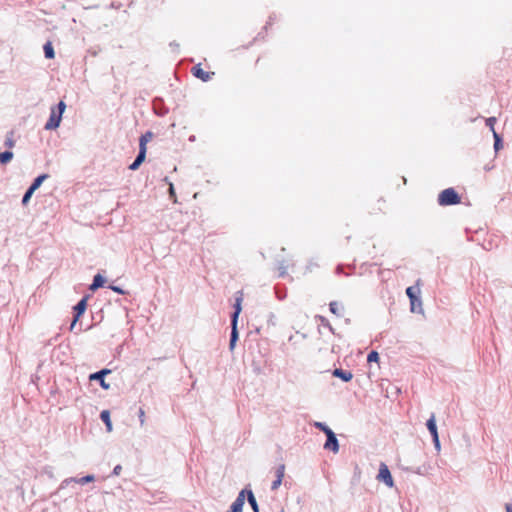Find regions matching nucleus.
Here are the masks:
<instances>
[{
  "instance_id": "obj_1",
  "label": "nucleus",
  "mask_w": 512,
  "mask_h": 512,
  "mask_svg": "<svg viewBox=\"0 0 512 512\" xmlns=\"http://www.w3.org/2000/svg\"><path fill=\"white\" fill-rule=\"evenodd\" d=\"M421 280L418 279L414 286H410L406 289V295L410 300V309L411 312H419L423 311L422 301L420 299L421 295Z\"/></svg>"
},
{
  "instance_id": "obj_2",
  "label": "nucleus",
  "mask_w": 512,
  "mask_h": 512,
  "mask_svg": "<svg viewBox=\"0 0 512 512\" xmlns=\"http://www.w3.org/2000/svg\"><path fill=\"white\" fill-rule=\"evenodd\" d=\"M153 138V133L147 131L139 139V153L134 162L129 166L130 170H137L146 159L147 143Z\"/></svg>"
},
{
  "instance_id": "obj_3",
  "label": "nucleus",
  "mask_w": 512,
  "mask_h": 512,
  "mask_svg": "<svg viewBox=\"0 0 512 512\" xmlns=\"http://www.w3.org/2000/svg\"><path fill=\"white\" fill-rule=\"evenodd\" d=\"M65 109H66V104L64 101H60L57 108L51 109L50 117L45 124L46 130H55L56 128L59 127L61 118H62V114L65 111Z\"/></svg>"
},
{
  "instance_id": "obj_4",
  "label": "nucleus",
  "mask_w": 512,
  "mask_h": 512,
  "mask_svg": "<svg viewBox=\"0 0 512 512\" xmlns=\"http://www.w3.org/2000/svg\"><path fill=\"white\" fill-rule=\"evenodd\" d=\"M461 202V198L453 188L443 190L438 196V203L441 206L456 205Z\"/></svg>"
},
{
  "instance_id": "obj_5",
  "label": "nucleus",
  "mask_w": 512,
  "mask_h": 512,
  "mask_svg": "<svg viewBox=\"0 0 512 512\" xmlns=\"http://www.w3.org/2000/svg\"><path fill=\"white\" fill-rule=\"evenodd\" d=\"M191 73L194 77L202 80L203 82H207V81L211 80L215 74L214 72L205 71L202 68L201 64H197V65L193 66L191 69Z\"/></svg>"
},
{
  "instance_id": "obj_6",
  "label": "nucleus",
  "mask_w": 512,
  "mask_h": 512,
  "mask_svg": "<svg viewBox=\"0 0 512 512\" xmlns=\"http://www.w3.org/2000/svg\"><path fill=\"white\" fill-rule=\"evenodd\" d=\"M378 479L383 481L388 487H393L394 481L386 464L382 463L379 468Z\"/></svg>"
},
{
  "instance_id": "obj_7",
  "label": "nucleus",
  "mask_w": 512,
  "mask_h": 512,
  "mask_svg": "<svg viewBox=\"0 0 512 512\" xmlns=\"http://www.w3.org/2000/svg\"><path fill=\"white\" fill-rule=\"evenodd\" d=\"M87 308V297H84L83 299H81L78 304L74 307V311H75V316H74V319L71 323V326H70V330H73L77 321L79 320V318L82 316V314L85 312Z\"/></svg>"
},
{
  "instance_id": "obj_8",
  "label": "nucleus",
  "mask_w": 512,
  "mask_h": 512,
  "mask_svg": "<svg viewBox=\"0 0 512 512\" xmlns=\"http://www.w3.org/2000/svg\"><path fill=\"white\" fill-rule=\"evenodd\" d=\"M426 425H427L429 432L431 433V435L433 437V442H434L435 446L437 448H439L440 442H439V436H438V431H437V427H436V420H435L434 414H432L431 417L428 419Z\"/></svg>"
},
{
  "instance_id": "obj_9",
  "label": "nucleus",
  "mask_w": 512,
  "mask_h": 512,
  "mask_svg": "<svg viewBox=\"0 0 512 512\" xmlns=\"http://www.w3.org/2000/svg\"><path fill=\"white\" fill-rule=\"evenodd\" d=\"M275 475H276V478L272 482V485H271V489L272 490H277L280 487L281 483H282V480H283L284 475H285V465L284 464H280L276 468Z\"/></svg>"
},
{
  "instance_id": "obj_10",
  "label": "nucleus",
  "mask_w": 512,
  "mask_h": 512,
  "mask_svg": "<svg viewBox=\"0 0 512 512\" xmlns=\"http://www.w3.org/2000/svg\"><path fill=\"white\" fill-rule=\"evenodd\" d=\"M324 448L327 449V450H331L334 453L338 452L339 445H338V441H337V438H336L334 432L328 433L327 440H326V442L324 444Z\"/></svg>"
},
{
  "instance_id": "obj_11",
  "label": "nucleus",
  "mask_w": 512,
  "mask_h": 512,
  "mask_svg": "<svg viewBox=\"0 0 512 512\" xmlns=\"http://www.w3.org/2000/svg\"><path fill=\"white\" fill-rule=\"evenodd\" d=\"M111 371L109 369H102L96 373H93L89 376V379L92 381V380H98L100 382V385L104 388V389H108L109 388V384H107L104 380V376L109 374Z\"/></svg>"
},
{
  "instance_id": "obj_12",
  "label": "nucleus",
  "mask_w": 512,
  "mask_h": 512,
  "mask_svg": "<svg viewBox=\"0 0 512 512\" xmlns=\"http://www.w3.org/2000/svg\"><path fill=\"white\" fill-rule=\"evenodd\" d=\"M245 503V491H241L236 500L232 503L231 508L227 512H242Z\"/></svg>"
},
{
  "instance_id": "obj_13",
  "label": "nucleus",
  "mask_w": 512,
  "mask_h": 512,
  "mask_svg": "<svg viewBox=\"0 0 512 512\" xmlns=\"http://www.w3.org/2000/svg\"><path fill=\"white\" fill-rule=\"evenodd\" d=\"M243 301V294L242 292L238 293V296L236 297L235 304H234V313L232 315V321L234 323H237L239 314L242 310L241 304Z\"/></svg>"
},
{
  "instance_id": "obj_14",
  "label": "nucleus",
  "mask_w": 512,
  "mask_h": 512,
  "mask_svg": "<svg viewBox=\"0 0 512 512\" xmlns=\"http://www.w3.org/2000/svg\"><path fill=\"white\" fill-rule=\"evenodd\" d=\"M333 375L335 377L341 378L345 382H348L353 378V374L350 371H345L342 369H335L333 371Z\"/></svg>"
},
{
  "instance_id": "obj_15",
  "label": "nucleus",
  "mask_w": 512,
  "mask_h": 512,
  "mask_svg": "<svg viewBox=\"0 0 512 512\" xmlns=\"http://www.w3.org/2000/svg\"><path fill=\"white\" fill-rule=\"evenodd\" d=\"M101 420L105 423L107 431H112V423L110 419V412L108 410H103L100 414Z\"/></svg>"
},
{
  "instance_id": "obj_16",
  "label": "nucleus",
  "mask_w": 512,
  "mask_h": 512,
  "mask_svg": "<svg viewBox=\"0 0 512 512\" xmlns=\"http://www.w3.org/2000/svg\"><path fill=\"white\" fill-rule=\"evenodd\" d=\"M105 279L102 277V275L97 274L94 276L93 282L90 285V290L94 291L104 285Z\"/></svg>"
},
{
  "instance_id": "obj_17",
  "label": "nucleus",
  "mask_w": 512,
  "mask_h": 512,
  "mask_svg": "<svg viewBox=\"0 0 512 512\" xmlns=\"http://www.w3.org/2000/svg\"><path fill=\"white\" fill-rule=\"evenodd\" d=\"M48 177V174L39 175L37 178L34 179L33 183L29 188L35 192L43 183V181L46 180Z\"/></svg>"
},
{
  "instance_id": "obj_18",
  "label": "nucleus",
  "mask_w": 512,
  "mask_h": 512,
  "mask_svg": "<svg viewBox=\"0 0 512 512\" xmlns=\"http://www.w3.org/2000/svg\"><path fill=\"white\" fill-rule=\"evenodd\" d=\"M232 331L230 338V349L233 350L238 339L237 323L232 322Z\"/></svg>"
},
{
  "instance_id": "obj_19",
  "label": "nucleus",
  "mask_w": 512,
  "mask_h": 512,
  "mask_svg": "<svg viewBox=\"0 0 512 512\" xmlns=\"http://www.w3.org/2000/svg\"><path fill=\"white\" fill-rule=\"evenodd\" d=\"M45 57L48 59H53L55 57L54 48L52 46V43L48 41L43 46Z\"/></svg>"
},
{
  "instance_id": "obj_20",
  "label": "nucleus",
  "mask_w": 512,
  "mask_h": 512,
  "mask_svg": "<svg viewBox=\"0 0 512 512\" xmlns=\"http://www.w3.org/2000/svg\"><path fill=\"white\" fill-rule=\"evenodd\" d=\"M13 158V153L11 151H5L0 153V163L7 164Z\"/></svg>"
},
{
  "instance_id": "obj_21",
  "label": "nucleus",
  "mask_w": 512,
  "mask_h": 512,
  "mask_svg": "<svg viewBox=\"0 0 512 512\" xmlns=\"http://www.w3.org/2000/svg\"><path fill=\"white\" fill-rule=\"evenodd\" d=\"M4 144L9 149H12L15 146L14 132L13 131L8 133V135L6 136Z\"/></svg>"
},
{
  "instance_id": "obj_22",
  "label": "nucleus",
  "mask_w": 512,
  "mask_h": 512,
  "mask_svg": "<svg viewBox=\"0 0 512 512\" xmlns=\"http://www.w3.org/2000/svg\"><path fill=\"white\" fill-rule=\"evenodd\" d=\"M248 502L251 505L254 512H258V505L256 499L251 491L248 492Z\"/></svg>"
},
{
  "instance_id": "obj_23",
  "label": "nucleus",
  "mask_w": 512,
  "mask_h": 512,
  "mask_svg": "<svg viewBox=\"0 0 512 512\" xmlns=\"http://www.w3.org/2000/svg\"><path fill=\"white\" fill-rule=\"evenodd\" d=\"M329 308H330V311L337 315V316H340L341 313H340V308H339V303L336 302V301H333L329 304Z\"/></svg>"
},
{
  "instance_id": "obj_24",
  "label": "nucleus",
  "mask_w": 512,
  "mask_h": 512,
  "mask_svg": "<svg viewBox=\"0 0 512 512\" xmlns=\"http://www.w3.org/2000/svg\"><path fill=\"white\" fill-rule=\"evenodd\" d=\"M496 118L495 117H489L486 119V125L490 128V130L492 131V133L494 134V132H496L494 126L496 124Z\"/></svg>"
},
{
  "instance_id": "obj_25",
  "label": "nucleus",
  "mask_w": 512,
  "mask_h": 512,
  "mask_svg": "<svg viewBox=\"0 0 512 512\" xmlns=\"http://www.w3.org/2000/svg\"><path fill=\"white\" fill-rule=\"evenodd\" d=\"M315 426L321 431H323L326 434V436L328 435V433L333 432L329 427H327L325 424L321 422H316Z\"/></svg>"
},
{
  "instance_id": "obj_26",
  "label": "nucleus",
  "mask_w": 512,
  "mask_h": 512,
  "mask_svg": "<svg viewBox=\"0 0 512 512\" xmlns=\"http://www.w3.org/2000/svg\"><path fill=\"white\" fill-rule=\"evenodd\" d=\"M379 354L376 351H371L367 356L368 362H378Z\"/></svg>"
},
{
  "instance_id": "obj_27",
  "label": "nucleus",
  "mask_w": 512,
  "mask_h": 512,
  "mask_svg": "<svg viewBox=\"0 0 512 512\" xmlns=\"http://www.w3.org/2000/svg\"><path fill=\"white\" fill-rule=\"evenodd\" d=\"M33 193H34V191L32 189H30V188L26 191V193L24 194L23 199H22L23 205H26L29 202V200L32 197Z\"/></svg>"
},
{
  "instance_id": "obj_28",
  "label": "nucleus",
  "mask_w": 512,
  "mask_h": 512,
  "mask_svg": "<svg viewBox=\"0 0 512 512\" xmlns=\"http://www.w3.org/2000/svg\"><path fill=\"white\" fill-rule=\"evenodd\" d=\"M494 140H495V143H494V147H495V150H499V148L501 147V138L499 136V134L497 132H494Z\"/></svg>"
},
{
  "instance_id": "obj_29",
  "label": "nucleus",
  "mask_w": 512,
  "mask_h": 512,
  "mask_svg": "<svg viewBox=\"0 0 512 512\" xmlns=\"http://www.w3.org/2000/svg\"><path fill=\"white\" fill-rule=\"evenodd\" d=\"M169 195L173 199L174 202H177L175 189H174V186L172 183H170V186H169Z\"/></svg>"
},
{
  "instance_id": "obj_30",
  "label": "nucleus",
  "mask_w": 512,
  "mask_h": 512,
  "mask_svg": "<svg viewBox=\"0 0 512 512\" xmlns=\"http://www.w3.org/2000/svg\"><path fill=\"white\" fill-rule=\"evenodd\" d=\"M138 416H139L140 424H141V426H143L145 424V411H144V409H142V408L139 409Z\"/></svg>"
},
{
  "instance_id": "obj_31",
  "label": "nucleus",
  "mask_w": 512,
  "mask_h": 512,
  "mask_svg": "<svg viewBox=\"0 0 512 512\" xmlns=\"http://www.w3.org/2000/svg\"><path fill=\"white\" fill-rule=\"evenodd\" d=\"M94 480V477L92 475L85 476L79 480V483L84 484L87 482H91Z\"/></svg>"
},
{
  "instance_id": "obj_32",
  "label": "nucleus",
  "mask_w": 512,
  "mask_h": 512,
  "mask_svg": "<svg viewBox=\"0 0 512 512\" xmlns=\"http://www.w3.org/2000/svg\"><path fill=\"white\" fill-rule=\"evenodd\" d=\"M121 470H122V467L120 465H117L115 468H114V474L115 475H119L121 473Z\"/></svg>"
},
{
  "instance_id": "obj_33",
  "label": "nucleus",
  "mask_w": 512,
  "mask_h": 512,
  "mask_svg": "<svg viewBox=\"0 0 512 512\" xmlns=\"http://www.w3.org/2000/svg\"><path fill=\"white\" fill-rule=\"evenodd\" d=\"M110 288H111L113 291L117 292V293H120V294H122V293H123L122 289H120L119 287H116V286H110Z\"/></svg>"
},
{
  "instance_id": "obj_34",
  "label": "nucleus",
  "mask_w": 512,
  "mask_h": 512,
  "mask_svg": "<svg viewBox=\"0 0 512 512\" xmlns=\"http://www.w3.org/2000/svg\"><path fill=\"white\" fill-rule=\"evenodd\" d=\"M506 512H512V506L510 504L506 505Z\"/></svg>"
}]
</instances>
